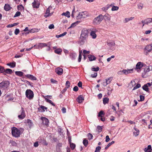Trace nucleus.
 <instances>
[{
    "label": "nucleus",
    "mask_w": 152,
    "mask_h": 152,
    "mask_svg": "<svg viewBox=\"0 0 152 152\" xmlns=\"http://www.w3.org/2000/svg\"><path fill=\"white\" fill-rule=\"evenodd\" d=\"M137 6L138 9L141 10L143 7V4L142 3H139L137 4Z\"/></svg>",
    "instance_id": "37"
},
{
    "label": "nucleus",
    "mask_w": 152,
    "mask_h": 152,
    "mask_svg": "<svg viewBox=\"0 0 152 152\" xmlns=\"http://www.w3.org/2000/svg\"><path fill=\"white\" fill-rule=\"evenodd\" d=\"M56 72L58 75H61L63 73V70L62 68L58 67L55 69Z\"/></svg>",
    "instance_id": "12"
},
{
    "label": "nucleus",
    "mask_w": 152,
    "mask_h": 152,
    "mask_svg": "<svg viewBox=\"0 0 152 152\" xmlns=\"http://www.w3.org/2000/svg\"><path fill=\"white\" fill-rule=\"evenodd\" d=\"M133 69H124L123 70V72L124 74L125 75H128L129 73H131L133 72Z\"/></svg>",
    "instance_id": "17"
},
{
    "label": "nucleus",
    "mask_w": 152,
    "mask_h": 152,
    "mask_svg": "<svg viewBox=\"0 0 152 152\" xmlns=\"http://www.w3.org/2000/svg\"><path fill=\"white\" fill-rule=\"evenodd\" d=\"M111 6V5H107L105 7H104L102 8V10L104 11H106V10H107L109 8L110 6Z\"/></svg>",
    "instance_id": "39"
},
{
    "label": "nucleus",
    "mask_w": 152,
    "mask_h": 152,
    "mask_svg": "<svg viewBox=\"0 0 152 152\" xmlns=\"http://www.w3.org/2000/svg\"><path fill=\"white\" fill-rule=\"evenodd\" d=\"M140 101H143L144 100V96L142 95H140Z\"/></svg>",
    "instance_id": "54"
},
{
    "label": "nucleus",
    "mask_w": 152,
    "mask_h": 152,
    "mask_svg": "<svg viewBox=\"0 0 152 152\" xmlns=\"http://www.w3.org/2000/svg\"><path fill=\"white\" fill-rule=\"evenodd\" d=\"M105 138V142H108L110 140V138H109V136L108 135H107L106 136Z\"/></svg>",
    "instance_id": "58"
},
{
    "label": "nucleus",
    "mask_w": 152,
    "mask_h": 152,
    "mask_svg": "<svg viewBox=\"0 0 152 152\" xmlns=\"http://www.w3.org/2000/svg\"><path fill=\"white\" fill-rule=\"evenodd\" d=\"M47 45L46 43H40L35 48L39 49L40 48H42L43 47L46 46Z\"/></svg>",
    "instance_id": "14"
},
{
    "label": "nucleus",
    "mask_w": 152,
    "mask_h": 152,
    "mask_svg": "<svg viewBox=\"0 0 152 152\" xmlns=\"http://www.w3.org/2000/svg\"><path fill=\"white\" fill-rule=\"evenodd\" d=\"M99 68L98 67H97L96 68H92L91 70L92 71L97 72L99 70Z\"/></svg>",
    "instance_id": "48"
},
{
    "label": "nucleus",
    "mask_w": 152,
    "mask_h": 152,
    "mask_svg": "<svg viewBox=\"0 0 152 152\" xmlns=\"http://www.w3.org/2000/svg\"><path fill=\"white\" fill-rule=\"evenodd\" d=\"M70 146L72 150H73L75 147V144L70 142Z\"/></svg>",
    "instance_id": "42"
},
{
    "label": "nucleus",
    "mask_w": 152,
    "mask_h": 152,
    "mask_svg": "<svg viewBox=\"0 0 152 152\" xmlns=\"http://www.w3.org/2000/svg\"><path fill=\"white\" fill-rule=\"evenodd\" d=\"M12 7L8 4H5L4 7V10L6 11H8L10 10Z\"/></svg>",
    "instance_id": "24"
},
{
    "label": "nucleus",
    "mask_w": 152,
    "mask_h": 152,
    "mask_svg": "<svg viewBox=\"0 0 152 152\" xmlns=\"http://www.w3.org/2000/svg\"><path fill=\"white\" fill-rule=\"evenodd\" d=\"M109 99L107 97L104 98L103 99V103L104 104H106L108 103Z\"/></svg>",
    "instance_id": "33"
},
{
    "label": "nucleus",
    "mask_w": 152,
    "mask_h": 152,
    "mask_svg": "<svg viewBox=\"0 0 152 152\" xmlns=\"http://www.w3.org/2000/svg\"><path fill=\"white\" fill-rule=\"evenodd\" d=\"M142 89L145 91L148 92L149 91L148 86L145 84L142 87Z\"/></svg>",
    "instance_id": "32"
},
{
    "label": "nucleus",
    "mask_w": 152,
    "mask_h": 152,
    "mask_svg": "<svg viewBox=\"0 0 152 152\" xmlns=\"http://www.w3.org/2000/svg\"><path fill=\"white\" fill-rule=\"evenodd\" d=\"M97 31V30L96 29L91 31L90 36L93 39H95L97 35L96 34V32Z\"/></svg>",
    "instance_id": "10"
},
{
    "label": "nucleus",
    "mask_w": 152,
    "mask_h": 152,
    "mask_svg": "<svg viewBox=\"0 0 152 152\" xmlns=\"http://www.w3.org/2000/svg\"><path fill=\"white\" fill-rule=\"evenodd\" d=\"M26 97L30 100L33 99L34 96L33 92L30 89H27L26 91Z\"/></svg>",
    "instance_id": "3"
},
{
    "label": "nucleus",
    "mask_w": 152,
    "mask_h": 152,
    "mask_svg": "<svg viewBox=\"0 0 152 152\" xmlns=\"http://www.w3.org/2000/svg\"><path fill=\"white\" fill-rule=\"evenodd\" d=\"M107 45H108L109 46L111 47L114 46L115 45V43L113 41H112L111 42H107Z\"/></svg>",
    "instance_id": "34"
},
{
    "label": "nucleus",
    "mask_w": 152,
    "mask_h": 152,
    "mask_svg": "<svg viewBox=\"0 0 152 152\" xmlns=\"http://www.w3.org/2000/svg\"><path fill=\"white\" fill-rule=\"evenodd\" d=\"M97 129L99 130V133L100 132H101L102 131V126H97Z\"/></svg>",
    "instance_id": "53"
},
{
    "label": "nucleus",
    "mask_w": 152,
    "mask_h": 152,
    "mask_svg": "<svg viewBox=\"0 0 152 152\" xmlns=\"http://www.w3.org/2000/svg\"><path fill=\"white\" fill-rule=\"evenodd\" d=\"M134 18V17H131L129 18H126L125 19L124 22L126 23L130 20H132Z\"/></svg>",
    "instance_id": "31"
},
{
    "label": "nucleus",
    "mask_w": 152,
    "mask_h": 152,
    "mask_svg": "<svg viewBox=\"0 0 152 152\" xmlns=\"http://www.w3.org/2000/svg\"><path fill=\"white\" fill-rule=\"evenodd\" d=\"M48 28L50 29H51L54 28V26L53 24H51L48 27Z\"/></svg>",
    "instance_id": "63"
},
{
    "label": "nucleus",
    "mask_w": 152,
    "mask_h": 152,
    "mask_svg": "<svg viewBox=\"0 0 152 152\" xmlns=\"http://www.w3.org/2000/svg\"><path fill=\"white\" fill-rule=\"evenodd\" d=\"M70 82L68 81H67L66 83V87L67 88H68L70 86Z\"/></svg>",
    "instance_id": "50"
},
{
    "label": "nucleus",
    "mask_w": 152,
    "mask_h": 152,
    "mask_svg": "<svg viewBox=\"0 0 152 152\" xmlns=\"http://www.w3.org/2000/svg\"><path fill=\"white\" fill-rule=\"evenodd\" d=\"M88 139L89 140H91L92 139L93 136L92 134L90 133H89L87 135Z\"/></svg>",
    "instance_id": "44"
},
{
    "label": "nucleus",
    "mask_w": 152,
    "mask_h": 152,
    "mask_svg": "<svg viewBox=\"0 0 152 152\" xmlns=\"http://www.w3.org/2000/svg\"><path fill=\"white\" fill-rule=\"evenodd\" d=\"M14 33L15 35H17L19 33V29L16 28L15 31Z\"/></svg>",
    "instance_id": "57"
},
{
    "label": "nucleus",
    "mask_w": 152,
    "mask_h": 152,
    "mask_svg": "<svg viewBox=\"0 0 152 152\" xmlns=\"http://www.w3.org/2000/svg\"><path fill=\"white\" fill-rule=\"evenodd\" d=\"M20 10H21V12H23L24 10V7L22 5H20ZM22 14L23 15V16H24L23 13H22Z\"/></svg>",
    "instance_id": "43"
},
{
    "label": "nucleus",
    "mask_w": 152,
    "mask_h": 152,
    "mask_svg": "<svg viewBox=\"0 0 152 152\" xmlns=\"http://www.w3.org/2000/svg\"><path fill=\"white\" fill-rule=\"evenodd\" d=\"M5 69L4 67L0 66V73H2L4 72Z\"/></svg>",
    "instance_id": "49"
},
{
    "label": "nucleus",
    "mask_w": 152,
    "mask_h": 152,
    "mask_svg": "<svg viewBox=\"0 0 152 152\" xmlns=\"http://www.w3.org/2000/svg\"><path fill=\"white\" fill-rule=\"evenodd\" d=\"M88 32L87 30L83 29L82 30L80 37L87 39L88 37Z\"/></svg>",
    "instance_id": "7"
},
{
    "label": "nucleus",
    "mask_w": 152,
    "mask_h": 152,
    "mask_svg": "<svg viewBox=\"0 0 152 152\" xmlns=\"http://www.w3.org/2000/svg\"><path fill=\"white\" fill-rule=\"evenodd\" d=\"M152 150L151 146V145H148L147 148H145L144 149L145 152H151Z\"/></svg>",
    "instance_id": "23"
},
{
    "label": "nucleus",
    "mask_w": 152,
    "mask_h": 152,
    "mask_svg": "<svg viewBox=\"0 0 152 152\" xmlns=\"http://www.w3.org/2000/svg\"><path fill=\"white\" fill-rule=\"evenodd\" d=\"M90 52L89 51H87L86 50H84L83 51V53L84 54H89Z\"/></svg>",
    "instance_id": "64"
},
{
    "label": "nucleus",
    "mask_w": 152,
    "mask_h": 152,
    "mask_svg": "<svg viewBox=\"0 0 152 152\" xmlns=\"http://www.w3.org/2000/svg\"><path fill=\"white\" fill-rule=\"evenodd\" d=\"M62 50L60 48H58L57 49H56L55 51L54 52L55 53L58 54H60L61 52H62Z\"/></svg>",
    "instance_id": "36"
},
{
    "label": "nucleus",
    "mask_w": 152,
    "mask_h": 152,
    "mask_svg": "<svg viewBox=\"0 0 152 152\" xmlns=\"http://www.w3.org/2000/svg\"><path fill=\"white\" fill-rule=\"evenodd\" d=\"M84 99L82 95H80L78 96L77 99V101L79 103H82L84 100Z\"/></svg>",
    "instance_id": "18"
},
{
    "label": "nucleus",
    "mask_w": 152,
    "mask_h": 152,
    "mask_svg": "<svg viewBox=\"0 0 152 152\" xmlns=\"http://www.w3.org/2000/svg\"><path fill=\"white\" fill-rule=\"evenodd\" d=\"M101 149V147L99 146H97L96 148L95 152H100V151Z\"/></svg>",
    "instance_id": "47"
},
{
    "label": "nucleus",
    "mask_w": 152,
    "mask_h": 152,
    "mask_svg": "<svg viewBox=\"0 0 152 152\" xmlns=\"http://www.w3.org/2000/svg\"><path fill=\"white\" fill-rule=\"evenodd\" d=\"M45 100L47 102L50 103V104H51L52 105H53V106H55V104L52 102V101L50 99H48L47 98H45Z\"/></svg>",
    "instance_id": "38"
},
{
    "label": "nucleus",
    "mask_w": 152,
    "mask_h": 152,
    "mask_svg": "<svg viewBox=\"0 0 152 152\" xmlns=\"http://www.w3.org/2000/svg\"><path fill=\"white\" fill-rule=\"evenodd\" d=\"M50 81L51 82L53 83L57 84V81L53 79H51Z\"/></svg>",
    "instance_id": "55"
},
{
    "label": "nucleus",
    "mask_w": 152,
    "mask_h": 152,
    "mask_svg": "<svg viewBox=\"0 0 152 152\" xmlns=\"http://www.w3.org/2000/svg\"><path fill=\"white\" fill-rule=\"evenodd\" d=\"M38 31V30L37 29H36L35 28H33L29 30V32H26V34H27L29 33H34V32H37Z\"/></svg>",
    "instance_id": "21"
},
{
    "label": "nucleus",
    "mask_w": 152,
    "mask_h": 152,
    "mask_svg": "<svg viewBox=\"0 0 152 152\" xmlns=\"http://www.w3.org/2000/svg\"><path fill=\"white\" fill-rule=\"evenodd\" d=\"M24 123L27 124L29 127H31L33 125V124L31 121L29 119L25 120Z\"/></svg>",
    "instance_id": "16"
},
{
    "label": "nucleus",
    "mask_w": 152,
    "mask_h": 152,
    "mask_svg": "<svg viewBox=\"0 0 152 152\" xmlns=\"http://www.w3.org/2000/svg\"><path fill=\"white\" fill-rule=\"evenodd\" d=\"M86 41V39L83 38V37H80V40L79 41V44L80 45H83L84 43Z\"/></svg>",
    "instance_id": "11"
},
{
    "label": "nucleus",
    "mask_w": 152,
    "mask_h": 152,
    "mask_svg": "<svg viewBox=\"0 0 152 152\" xmlns=\"http://www.w3.org/2000/svg\"><path fill=\"white\" fill-rule=\"evenodd\" d=\"M88 16L89 14L87 12H79L78 15L76 16V19H80L82 18H86Z\"/></svg>",
    "instance_id": "1"
},
{
    "label": "nucleus",
    "mask_w": 152,
    "mask_h": 152,
    "mask_svg": "<svg viewBox=\"0 0 152 152\" xmlns=\"http://www.w3.org/2000/svg\"><path fill=\"white\" fill-rule=\"evenodd\" d=\"M12 133L13 136L15 137H18L19 136V131L15 127L12 128Z\"/></svg>",
    "instance_id": "4"
},
{
    "label": "nucleus",
    "mask_w": 152,
    "mask_h": 152,
    "mask_svg": "<svg viewBox=\"0 0 152 152\" xmlns=\"http://www.w3.org/2000/svg\"><path fill=\"white\" fill-rule=\"evenodd\" d=\"M37 0H34L32 3V6L33 8H38L39 7V5L37 3Z\"/></svg>",
    "instance_id": "22"
},
{
    "label": "nucleus",
    "mask_w": 152,
    "mask_h": 152,
    "mask_svg": "<svg viewBox=\"0 0 152 152\" xmlns=\"http://www.w3.org/2000/svg\"><path fill=\"white\" fill-rule=\"evenodd\" d=\"M140 87H141L140 85L139 84H137L135 86H134V87L133 89H132V90L133 91L134 90L136 89H137L140 88Z\"/></svg>",
    "instance_id": "45"
},
{
    "label": "nucleus",
    "mask_w": 152,
    "mask_h": 152,
    "mask_svg": "<svg viewBox=\"0 0 152 152\" xmlns=\"http://www.w3.org/2000/svg\"><path fill=\"white\" fill-rule=\"evenodd\" d=\"M118 9V7L113 6L112 7L111 10L112 11H113L117 10Z\"/></svg>",
    "instance_id": "46"
},
{
    "label": "nucleus",
    "mask_w": 152,
    "mask_h": 152,
    "mask_svg": "<svg viewBox=\"0 0 152 152\" xmlns=\"http://www.w3.org/2000/svg\"><path fill=\"white\" fill-rule=\"evenodd\" d=\"M146 20V24H148V23L152 22V19L151 18H147L145 19Z\"/></svg>",
    "instance_id": "41"
},
{
    "label": "nucleus",
    "mask_w": 152,
    "mask_h": 152,
    "mask_svg": "<svg viewBox=\"0 0 152 152\" xmlns=\"http://www.w3.org/2000/svg\"><path fill=\"white\" fill-rule=\"evenodd\" d=\"M134 129L135 131L133 132V134L135 136L137 137L138 135L139 134V130L135 127H134Z\"/></svg>",
    "instance_id": "25"
},
{
    "label": "nucleus",
    "mask_w": 152,
    "mask_h": 152,
    "mask_svg": "<svg viewBox=\"0 0 152 152\" xmlns=\"http://www.w3.org/2000/svg\"><path fill=\"white\" fill-rule=\"evenodd\" d=\"M42 120V123L45 125H48L49 123V120L48 119L45 117H42L41 118Z\"/></svg>",
    "instance_id": "15"
},
{
    "label": "nucleus",
    "mask_w": 152,
    "mask_h": 152,
    "mask_svg": "<svg viewBox=\"0 0 152 152\" xmlns=\"http://www.w3.org/2000/svg\"><path fill=\"white\" fill-rule=\"evenodd\" d=\"M83 143L84 145L86 147L88 144V141L86 139H84L83 141Z\"/></svg>",
    "instance_id": "40"
},
{
    "label": "nucleus",
    "mask_w": 152,
    "mask_h": 152,
    "mask_svg": "<svg viewBox=\"0 0 152 152\" xmlns=\"http://www.w3.org/2000/svg\"><path fill=\"white\" fill-rule=\"evenodd\" d=\"M104 17L102 15H100L96 17L93 20V23L95 25L99 24L103 19Z\"/></svg>",
    "instance_id": "2"
},
{
    "label": "nucleus",
    "mask_w": 152,
    "mask_h": 152,
    "mask_svg": "<svg viewBox=\"0 0 152 152\" xmlns=\"http://www.w3.org/2000/svg\"><path fill=\"white\" fill-rule=\"evenodd\" d=\"M150 71H152V66H147L144 70V72L145 73L149 72Z\"/></svg>",
    "instance_id": "26"
},
{
    "label": "nucleus",
    "mask_w": 152,
    "mask_h": 152,
    "mask_svg": "<svg viewBox=\"0 0 152 152\" xmlns=\"http://www.w3.org/2000/svg\"><path fill=\"white\" fill-rule=\"evenodd\" d=\"M9 82L7 81H4L0 83V89H4L8 87Z\"/></svg>",
    "instance_id": "5"
},
{
    "label": "nucleus",
    "mask_w": 152,
    "mask_h": 152,
    "mask_svg": "<svg viewBox=\"0 0 152 152\" xmlns=\"http://www.w3.org/2000/svg\"><path fill=\"white\" fill-rule=\"evenodd\" d=\"M26 76L32 80H37L35 77L31 75L27 74L26 75Z\"/></svg>",
    "instance_id": "19"
},
{
    "label": "nucleus",
    "mask_w": 152,
    "mask_h": 152,
    "mask_svg": "<svg viewBox=\"0 0 152 152\" xmlns=\"http://www.w3.org/2000/svg\"><path fill=\"white\" fill-rule=\"evenodd\" d=\"M152 50V48L150 45H148L146 46L144 49V53L146 55H148V53L150 52Z\"/></svg>",
    "instance_id": "6"
},
{
    "label": "nucleus",
    "mask_w": 152,
    "mask_h": 152,
    "mask_svg": "<svg viewBox=\"0 0 152 152\" xmlns=\"http://www.w3.org/2000/svg\"><path fill=\"white\" fill-rule=\"evenodd\" d=\"M76 25H77L75 24V23H73L71 24V26L68 28V29H69L72 27H74Z\"/></svg>",
    "instance_id": "61"
},
{
    "label": "nucleus",
    "mask_w": 152,
    "mask_h": 152,
    "mask_svg": "<svg viewBox=\"0 0 152 152\" xmlns=\"http://www.w3.org/2000/svg\"><path fill=\"white\" fill-rule=\"evenodd\" d=\"M143 64L142 63L139 62H138L136 65V67L135 68V69L136 70L137 69H141L143 66Z\"/></svg>",
    "instance_id": "13"
},
{
    "label": "nucleus",
    "mask_w": 152,
    "mask_h": 152,
    "mask_svg": "<svg viewBox=\"0 0 152 152\" xmlns=\"http://www.w3.org/2000/svg\"><path fill=\"white\" fill-rule=\"evenodd\" d=\"M104 115V113H103V111L102 110H101V111H100V112H99V117H102V115Z\"/></svg>",
    "instance_id": "56"
},
{
    "label": "nucleus",
    "mask_w": 152,
    "mask_h": 152,
    "mask_svg": "<svg viewBox=\"0 0 152 152\" xmlns=\"http://www.w3.org/2000/svg\"><path fill=\"white\" fill-rule=\"evenodd\" d=\"M39 146V143L38 142H36L34 143V146L35 147H37Z\"/></svg>",
    "instance_id": "60"
},
{
    "label": "nucleus",
    "mask_w": 152,
    "mask_h": 152,
    "mask_svg": "<svg viewBox=\"0 0 152 152\" xmlns=\"http://www.w3.org/2000/svg\"><path fill=\"white\" fill-rule=\"evenodd\" d=\"M70 56L72 60H75L77 57V55L75 53H71L70 54Z\"/></svg>",
    "instance_id": "29"
},
{
    "label": "nucleus",
    "mask_w": 152,
    "mask_h": 152,
    "mask_svg": "<svg viewBox=\"0 0 152 152\" xmlns=\"http://www.w3.org/2000/svg\"><path fill=\"white\" fill-rule=\"evenodd\" d=\"M78 87L77 86H75L73 88V90L75 91H78Z\"/></svg>",
    "instance_id": "59"
},
{
    "label": "nucleus",
    "mask_w": 152,
    "mask_h": 152,
    "mask_svg": "<svg viewBox=\"0 0 152 152\" xmlns=\"http://www.w3.org/2000/svg\"><path fill=\"white\" fill-rule=\"evenodd\" d=\"M112 80V77H111L106 78L105 79V80L103 81L102 84L105 87L108 84L110 83Z\"/></svg>",
    "instance_id": "8"
},
{
    "label": "nucleus",
    "mask_w": 152,
    "mask_h": 152,
    "mask_svg": "<svg viewBox=\"0 0 152 152\" xmlns=\"http://www.w3.org/2000/svg\"><path fill=\"white\" fill-rule=\"evenodd\" d=\"M88 58L89 60L90 61L95 60L96 58V57L94 56L90 55L88 56Z\"/></svg>",
    "instance_id": "28"
},
{
    "label": "nucleus",
    "mask_w": 152,
    "mask_h": 152,
    "mask_svg": "<svg viewBox=\"0 0 152 152\" xmlns=\"http://www.w3.org/2000/svg\"><path fill=\"white\" fill-rule=\"evenodd\" d=\"M12 71L10 69H7L5 70L4 73H5L11 74L12 73Z\"/></svg>",
    "instance_id": "30"
},
{
    "label": "nucleus",
    "mask_w": 152,
    "mask_h": 152,
    "mask_svg": "<svg viewBox=\"0 0 152 152\" xmlns=\"http://www.w3.org/2000/svg\"><path fill=\"white\" fill-rule=\"evenodd\" d=\"M16 65V63L13 61L12 62H10L7 64V65L10 66L11 68H14L15 67Z\"/></svg>",
    "instance_id": "27"
},
{
    "label": "nucleus",
    "mask_w": 152,
    "mask_h": 152,
    "mask_svg": "<svg viewBox=\"0 0 152 152\" xmlns=\"http://www.w3.org/2000/svg\"><path fill=\"white\" fill-rule=\"evenodd\" d=\"M62 15H65V16L67 17L68 18H69L70 17V13L68 11H67L66 12L63 13Z\"/></svg>",
    "instance_id": "35"
},
{
    "label": "nucleus",
    "mask_w": 152,
    "mask_h": 152,
    "mask_svg": "<svg viewBox=\"0 0 152 152\" xmlns=\"http://www.w3.org/2000/svg\"><path fill=\"white\" fill-rule=\"evenodd\" d=\"M97 73L94 72L93 74H92L91 75V77L93 78L96 77L97 76Z\"/></svg>",
    "instance_id": "52"
},
{
    "label": "nucleus",
    "mask_w": 152,
    "mask_h": 152,
    "mask_svg": "<svg viewBox=\"0 0 152 152\" xmlns=\"http://www.w3.org/2000/svg\"><path fill=\"white\" fill-rule=\"evenodd\" d=\"M40 108H41L42 110V112H44L45 111V109L47 110L48 108L45 107L42 105L40 106Z\"/></svg>",
    "instance_id": "51"
},
{
    "label": "nucleus",
    "mask_w": 152,
    "mask_h": 152,
    "mask_svg": "<svg viewBox=\"0 0 152 152\" xmlns=\"http://www.w3.org/2000/svg\"><path fill=\"white\" fill-rule=\"evenodd\" d=\"M8 96H7L6 97V99H7V100L8 101H13V100L14 99V98H8Z\"/></svg>",
    "instance_id": "62"
},
{
    "label": "nucleus",
    "mask_w": 152,
    "mask_h": 152,
    "mask_svg": "<svg viewBox=\"0 0 152 152\" xmlns=\"http://www.w3.org/2000/svg\"><path fill=\"white\" fill-rule=\"evenodd\" d=\"M22 111L21 115H20V119H23L26 116L25 111L23 109L22 107Z\"/></svg>",
    "instance_id": "20"
},
{
    "label": "nucleus",
    "mask_w": 152,
    "mask_h": 152,
    "mask_svg": "<svg viewBox=\"0 0 152 152\" xmlns=\"http://www.w3.org/2000/svg\"><path fill=\"white\" fill-rule=\"evenodd\" d=\"M52 8L51 6H49L47 9L45 13V16L46 17H48L49 16H51L53 13V12L50 13V10H52Z\"/></svg>",
    "instance_id": "9"
}]
</instances>
